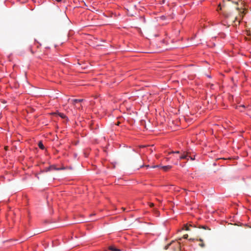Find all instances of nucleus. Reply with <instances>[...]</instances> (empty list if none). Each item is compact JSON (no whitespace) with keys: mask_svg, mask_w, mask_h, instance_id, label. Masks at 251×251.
I'll list each match as a JSON object with an SVG mask.
<instances>
[{"mask_svg":"<svg viewBox=\"0 0 251 251\" xmlns=\"http://www.w3.org/2000/svg\"><path fill=\"white\" fill-rule=\"evenodd\" d=\"M173 154L172 156V163L174 164L175 165H178V161L181 160V159H179V157H180V154L181 151H172L170 153V154Z\"/></svg>","mask_w":251,"mask_h":251,"instance_id":"nucleus-1","label":"nucleus"},{"mask_svg":"<svg viewBox=\"0 0 251 251\" xmlns=\"http://www.w3.org/2000/svg\"><path fill=\"white\" fill-rule=\"evenodd\" d=\"M65 168L64 167L62 168H57L54 165H51L48 167L45 168L43 170L41 171V173H46L48 172H50L53 170L59 171V170H65Z\"/></svg>","mask_w":251,"mask_h":251,"instance_id":"nucleus-2","label":"nucleus"},{"mask_svg":"<svg viewBox=\"0 0 251 251\" xmlns=\"http://www.w3.org/2000/svg\"><path fill=\"white\" fill-rule=\"evenodd\" d=\"M189 152H186L185 151H181L180 154V157H179V159H186L188 160V157H189Z\"/></svg>","mask_w":251,"mask_h":251,"instance_id":"nucleus-3","label":"nucleus"},{"mask_svg":"<svg viewBox=\"0 0 251 251\" xmlns=\"http://www.w3.org/2000/svg\"><path fill=\"white\" fill-rule=\"evenodd\" d=\"M83 100V99H73L71 100L73 104H75L78 102H81Z\"/></svg>","mask_w":251,"mask_h":251,"instance_id":"nucleus-4","label":"nucleus"},{"mask_svg":"<svg viewBox=\"0 0 251 251\" xmlns=\"http://www.w3.org/2000/svg\"><path fill=\"white\" fill-rule=\"evenodd\" d=\"M161 168L165 171H167L168 170L172 168V166L170 165L162 166Z\"/></svg>","mask_w":251,"mask_h":251,"instance_id":"nucleus-5","label":"nucleus"},{"mask_svg":"<svg viewBox=\"0 0 251 251\" xmlns=\"http://www.w3.org/2000/svg\"><path fill=\"white\" fill-rule=\"evenodd\" d=\"M38 147L41 150H44L45 149L44 145H43V144L41 141L39 142Z\"/></svg>","mask_w":251,"mask_h":251,"instance_id":"nucleus-6","label":"nucleus"},{"mask_svg":"<svg viewBox=\"0 0 251 251\" xmlns=\"http://www.w3.org/2000/svg\"><path fill=\"white\" fill-rule=\"evenodd\" d=\"M109 249L111 251H120V250L116 248L114 246H110Z\"/></svg>","mask_w":251,"mask_h":251,"instance_id":"nucleus-7","label":"nucleus"},{"mask_svg":"<svg viewBox=\"0 0 251 251\" xmlns=\"http://www.w3.org/2000/svg\"><path fill=\"white\" fill-rule=\"evenodd\" d=\"M59 116L61 118H63V119H65L66 118H67L66 116L63 114V113H60L59 114Z\"/></svg>","mask_w":251,"mask_h":251,"instance_id":"nucleus-8","label":"nucleus"},{"mask_svg":"<svg viewBox=\"0 0 251 251\" xmlns=\"http://www.w3.org/2000/svg\"><path fill=\"white\" fill-rule=\"evenodd\" d=\"M146 167V168H147V169H148V168H151V166H150L149 165H144V164H143V165H141V166H140V168H143V167Z\"/></svg>","mask_w":251,"mask_h":251,"instance_id":"nucleus-9","label":"nucleus"},{"mask_svg":"<svg viewBox=\"0 0 251 251\" xmlns=\"http://www.w3.org/2000/svg\"><path fill=\"white\" fill-rule=\"evenodd\" d=\"M161 166H162L160 165H157L151 166V168H161Z\"/></svg>","mask_w":251,"mask_h":251,"instance_id":"nucleus-10","label":"nucleus"},{"mask_svg":"<svg viewBox=\"0 0 251 251\" xmlns=\"http://www.w3.org/2000/svg\"><path fill=\"white\" fill-rule=\"evenodd\" d=\"M186 165V162L185 163H178V165L179 166H181V167H184Z\"/></svg>","mask_w":251,"mask_h":251,"instance_id":"nucleus-11","label":"nucleus"},{"mask_svg":"<svg viewBox=\"0 0 251 251\" xmlns=\"http://www.w3.org/2000/svg\"><path fill=\"white\" fill-rule=\"evenodd\" d=\"M190 158L191 160L193 161L195 160V156H190L189 155L188 159Z\"/></svg>","mask_w":251,"mask_h":251,"instance_id":"nucleus-12","label":"nucleus"},{"mask_svg":"<svg viewBox=\"0 0 251 251\" xmlns=\"http://www.w3.org/2000/svg\"><path fill=\"white\" fill-rule=\"evenodd\" d=\"M199 246L202 248H204L205 247V244L203 243H201L199 244Z\"/></svg>","mask_w":251,"mask_h":251,"instance_id":"nucleus-13","label":"nucleus"},{"mask_svg":"<svg viewBox=\"0 0 251 251\" xmlns=\"http://www.w3.org/2000/svg\"><path fill=\"white\" fill-rule=\"evenodd\" d=\"M170 245H171V244H168V245H167V246H166L165 247V250L168 249V248H169V247L170 246Z\"/></svg>","mask_w":251,"mask_h":251,"instance_id":"nucleus-14","label":"nucleus"},{"mask_svg":"<svg viewBox=\"0 0 251 251\" xmlns=\"http://www.w3.org/2000/svg\"><path fill=\"white\" fill-rule=\"evenodd\" d=\"M188 235H187V234L184 235L183 236L184 238H185V239H187V238H188Z\"/></svg>","mask_w":251,"mask_h":251,"instance_id":"nucleus-15","label":"nucleus"},{"mask_svg":"<svg viewBox=\"0 0 251 251\" xmlns=\"http://www.w3.org/2000/svg\"><path fill=\"white\" fill-rule=\"evenodd\" d=\"M56 1L58 2H60L62 1V0H55Z\"/></svg>","mask_w":251,"mask_h":251,"instance_id":"nucleus-16","label":"nucleus"},{"mask_svg":"<svg viewBox=\"0 0 251 251\" xmlns=\"http://www.w3.org/2000/svg\"><path fill=\"white\" fill-rule=\"evenodd\" d=\"M199 240L200 241H201V242H202V241H203V240H202V239H201V238H200V239H199Z\"/></svg>","mask_w":251,"mask_h":251,"instance_id":"nucleus-17","label":"nucleus"},{"mask_svg":"<svg viewBox=\"0 0 251 251\" xmlns=\"http://www.w3.org/2000/svg\"><path fill=\"white\" fill-rule=\"evenodd\" d=\"M207 77L209 78H211V76L210 75H207Z\"/></svg>","mask_w":251,"mask_h":251,"instance_id":"nucleus-18","label":"nucleus"},{"mask_svg":"<svg viewBox=\"0 0 251 251\" xmlns=\"http://www.w3.org/2000/svg\"><path fill=\"white\" fill-rule=\"evenodd\" d=\"M241 106L243 107H244V108L245 107V105H241Z\"/></svg>","mask_w":251,"mask_h":251,"instance_id":"nucleus-19","label":"nucleus"},{"mask_svg":"<svg viewBox=\"0 0 251 251\" xmlns=\"http://www.w3.org/2000/svg\"><path fill=\"white\" fill-rule=\"evenodd\" d=\"M190 240H194L193 239H190Z\"/></svg>","mask_w":251,"mask_h":251,"instance_id":"nucleus-20","label":"nucleus"}]
</instances>
